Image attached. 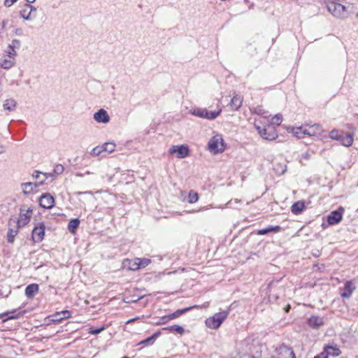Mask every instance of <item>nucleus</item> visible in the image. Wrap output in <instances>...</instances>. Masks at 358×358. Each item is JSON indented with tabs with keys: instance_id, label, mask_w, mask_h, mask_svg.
I'll return each instance as SVG.
<instances>
[{
	"instance_id": "7",
	"label": "nucleus",
	"mask_w": 358,
	"mask_h": 358,
	"mask_svg": "<svg viewBox=\"0 0 358 358\" xmlns=\"http://www.w3.org/2000/svg\"><path fill=\"white\" fill-rule=\"evenodd\" d=\"M255 127L258 131L259 135L266 140L273 141L277 137L275 129L270 126H268V128H262L255 123Z\"/></svg>"
},
{
	"instance_id": "38",
	"label": "nucleus",
	"mask_w": 358,
	"mask_h": 358,
	"mask_svg": "<svg viewBox=\"0 0 358 358\" xmlns=\"http://www.w3.org/2000/svg\"><path fill=\"white\" fill-rule=\"evenodd\" d=\"M282 120V116L280 114H277L271 118V123L274 125H280Z\"/></svg>"
},
{
	"instance_id": "32",
	"label": "nucleus",
	"mask_w": 358,
	"mask_h": 358,
	"mask_svg": "<svg viewBox=\"0 0 358 358\" xmlns=\"http://www.w3.org/2000/svg\"><path fill=\"white\" fill-rule=\"evenodd\" d=\"M253 113L258 115H262L264 117L266 118L270 116L269 113L268 111H266L262 106H258L257 107H255L253 110Z\"/></svg>"
},
{
	"instance_id": "36",
	"label": "nucleus",
	"mask_w": 358,
	"mask_h": 358,
	"mask_svg": "<svg viewBox=\"0 0 358 358\" xmlns=\"http://www.w3.org/2000/svg\"><path fill=\"white\" fill-rule=\"evenodd\" d=\"M343 131H341L338 130H332L329 133V137L331 139L339 141L341 136V134H343Z\"/></svg>"
},
{
	"instance_id": "14",
	"label": "nucleus",
	"mask_w": 358,
	"mask_h": 358,
	"mask_svg": "<svg viewBox=\"0 0 358 358\" xmlns=\"http://www.w3.org/2000/svg\"><path fill=\"white\" fill-rule=\"evenodd\" d=\"M71 313L69 310H63L57 312L56 313L48 317V320L52 323H59L63 320L69 318Z\"/></svg>"
},
{
	"instance_id": "50",
	"label": "nucleus",
	"mask_w": 358,
	"mask_h": 358,
	"mask_svg": "<svg viewBox=\"0 0 358 358\" xmlns=\"http://www.w3.org/2000/svg\"><path fill=\"white\" fill-rule=\"evenodd\" d=\"M169 318H170L171 320H173V319H176V318L179 317V315H178V312L177 311H176L173 313L169 314Z\"/></svg>"
},
{
	"instance_id": "42",
	"label": "nucleus",
	"mask_w": 358,
	"mask_h": 358,
	"mask_svg": "<svg viewBox=\"0 0 358 358\" xmlns=\"http://www.w3.org/2000/svg\"><path fill=\"white\" fill-rule=\"evenodd\" d=\"M64 166L62 164H58L54 166L53 173H55L56 175H60L64 172Z\"/></svg>"
},
{
	"instance_id": "47",
	"label": "nucleus",
	"mask_w": 358,
	"mask_h": 358,
	"mask_svg": "<svg viewBox=\"0 0 358 358\" xmlns=\"http://www.w3.org/2000/svg\"><path fill=\"white\" fill-rule=\"evenodd\" d=\"M42 173H43V172H41V171H35L34 173H33L32 176H33L34 178H35L36 180H39L40 179V176Z\"/></svg>"
},
{
	"instance_id": "57",
	"label": "nucleus",
	"mask_w": 358,
	"mask_h": 358,
	"mask_svg": "<svg viewBox=\"0 0 358 358\" xmlns=\"http://www.w3.org/2000/svg\"><path fill=\"white\" fill-rule=\"evenodd\" d=\"M314 358H323V357H322V354H321V353H320L318 355H317V356H316V357H315Z\"/></svg>"
},
{
	"instance_id": "21",
	"label": "nucleus",
	"mask_w": 358,
	"mask_h": 358,
	"mask_svg": "<svg viewBox=\"0 0 358 358\" xmlns=\"http://www.w3.org/2000/svg\"><path fill=\"white\" fill-rule=\"evenodd\" d=\"M21 227H18L17 224H12L9 226V229L7 233V239L8 243H13L14 238L18 233V229Z\"/></svg>"
},
{
	"instance_id": "8",
	"label": "nucleus",
	"mask_w": 358,
	"mask_h": 358,
	"mask_svg": "<svg viewBox=\"0 0 358 358\" xmlns=\"http://www.w3.org/2000/svg\"><path fill=\"white\" fill-rule=\"evenodd\" d=\"M45 226L43 222H38L32 230L31 238L34 242H41L45 236Z\"/></svg>"
},
{
	"instance_id": "15",
	"label": "nucleus",
	"mask_w": 358,
	"mask_h": 358,
	"mask_svg": "<svg viewBox=\"0 0 358 358\" xmlns=\"http://www.w3.org/2000/svg\"><path fill=\"white\" fill-rule=\"evenodd\" d=\"M307 325L312 329H318L324 324V317L312 315L307 319Z\"/></svg>"
},
{
	"instance_id": "51",
	"label": "nucleus",
	"mask_w": 358,
	"mask_h": 358,
	"mask_svg": "<svg viewBox=\"0 0 358 358\" xmlns=\"http://www.w3.org/2000/svg\"><path fill=\"white\" fill-rule=\"evenodd\" d=\"M302 157L305 159H309L310 157V155L306 152L302 154Z\"/></svg>"
},
{
	"instance_id": "49",
	"label": "nucleus",
	"mask_w": 358,
	"mask_h": 358,
	"mask_svg": "<svg viewBox=\"0 0 358 358\" xmlns=\"http://www.w3.org/2000/svg\"><path fill=\"white\" fill-rule=\"evenodd\" d=\"M26 5L29 10V11H31V15H32V13L36 10V8L31 6L30 3H27Z\"/></svg>"
},
{
	"instance_id": "20",
	"label": "nucleus",
	"mask_w": 358,
	"mask_h": 358,
	"mask_svg": "<svg viewBox=\"0 0 358 358\" xmlns=\"http://www.w3.org/2000/svg\"><path fill=\"white\" fill-rule=\"evenodd\" d=\"M15 63V58H10L6 56H4L0 59V66L4 69H10L14 66Z\"/></svg>"
},
{
	"instance_id": "4",
	"label": "nucleus",
	"mask_w": 358,
	"mask_h": 358,
	"mask_svg": "<svg viewBox=\"0 0 358 358\" xmlns=\"http://www.w3.org/2000/svg\"><path fill=\"white\" fill-rule=\"evenodd\" d=\"M31 211L32 209L31 208H25L24 207H22L20 208V217L17 220L10 219L8 225L17 224L18 227H21L25 226L30 221L31 215L29 213Z\"/></svg>"
},
{
	"instance_id": "54",
	"label": "nucleus",
	"mask_w": 358,
	"mask_h": 358,
	"mask_svg": "<svg viewBox=\"0 0 358 358\" xmlns=\"http://www.w3.org/2000/svg\"><path fill=\"white\" fill-rule=\"evenodd\" d=\"M9 313H10L9 312L4 313L0 315V317H3V316H6V315L7 316V315H8Z\"/></svg>"
},
{
	"instance_id": "16",
	"label": "nucleus",
	"mask_w": 358,
	"mask_h": 358,
	"mask_svg": "<svg viewBox=\"0 0 358 358\" xmlns=\"http://www.w3.org/2000/svg\"><path fill=\"white\" fill-rule=\"evenodd\" d=\"M355 289V286L351 280L347 281L344 287L340 289V294L343 298H350L354 290Z\"/></svg>"
},
{
	"instance_id": "29",
	"label": "nucleus",
	"mask_w": 358,
	"mask_h": 358,
	"mask_svg": "<svg viewBox=\"0 0 358 358\" xmlns=\"http://www.w3.org/2000/svg\"><path fill=\"white\" fill-rule=\"evenodd\" d=\"M80 224V220L78 218L72 219L70 220L68 224V230L72 233L75 234L76 230L78 229Z\"/></svg>"
},
{
	"instance_id": "60",
	"label": "nucleus",
	"mask_w": 358,
	"mask_h": 358,
	"mask_svg": "<svg viewBox=\"0 0 358 358\" xmlns=\"http://www.w3.org/2000/svg\"><path fill=\"white\" fill-rule=\"evenodd\" d=\"M285 171V169L282 171V173H284Z\"/></svg>"
},
{
	"instance_id": "44",
	"label": "nucleus",
	"mask_w": 358,
	"mask_h": 358,
	"mask_svg": "<svg viewBox=\"0 0 358 358\" xmlns=\"http://www.w3.org/2000/svg\"><path fill=\"white\" fill-rule=\"evenodd\" d=\"M42 175H43V178L42 180H39V185H43L46 179L48 178H52L53 173H43Z\"/></svg>"
},
{
	"instance_id": "26",
	"label": "nucleus",
	"mask_w": 358,
	"mask_h": 358,
	"mask_svg": "<svg viewBox=\"0 0 358 358\" xmlns=\"http://www.w3.org/2000/svg\"><path fill=\"white\" fill-rule=\"evenodd\" d=\"M306 124L302 125L299 127H296L292 129V133L294 136H296L298 138H304L306 134Z\"/></svg>"
},
{
	"instance_id": "23",
	"label": "nucleus",
	"mask_w": 358,
	"mask_h": 358,
	"mask_svg": "<svg viewBox=\"0 0 358 358\" xmlns=\"http://www.w3.org/2000/svg\"><path fill=\"white\" fill-rule=\"evenodd\" d=\"M39 287L37 284H30L25 288V295L28 298H33L38 292Z\"/></svg>"
},
{
	"instance_id": "22",
	"label": "nucleus",
	"mask_w": 358,
	"mask_h": 358,
	"mask_svg": "<svg viewBox=\"0 0 358 358\" xmlns=\"http://www.w3.org/2000/svg\"><path fill=\"white\" fill-rule=\"evenodd\" d=\"M339 141L344 146L349 147L352 145L353 143V136L349 133L343 132Z\"/></svg>"
},
{
	"instance_id": "17",
	"label": "nucleus",
	"mask_w": 358,
	"mask_h": 358,
	"mask_svg": "<svg viewBox=\"0 0 358 358\" xmlns=\"http://www.w3.org/2000/svg\"><path fill=\"white\" fill-rule=\"evenodd\" d=\"M94 119L99 123H108L110 121V117L106 110L100 109L94 114Z\"/></svg>"
},
{
	"instance_id": "9",
	"label": "nucleus",
	"mask_w": 358,
	"mask_h": 358,
	"mask_svg": "<svg viewBox=\"0 0 358 358\" xmlns=\"http://www.w3.org/2000/svg\"><path fill=\"white\" fill-rule=\"evenodd\" d=\"M343 212L344 208L343 207H340L338 210L331 212L327 216L329 224L335 225L338 224L342 220Z\"/></svg>"
},
{
	"instance_id": "10",
	"label": "nucleus",
	"mask_w": 358,
	"mask_h": 358,
	"mask_svg": "<svg viewBox=\"0 0 358 358\" xmlns=\"http://www.w3.org/2000/svg\"><path fill=\"white\" fill-rule=\"evenodd\" d=\"M55 199L49 193L43 194L39 199V205L46 209L51 208L54 206Z\"/></svg>"
},
{
	"instance_id": "1",
	"label": "nucleus",
	"mask_w": 358,
	"mask_h": 358,
	"mask_svg": "<svg viewBox=\"0 0 358 358\" xmlns=\"http://www.w3.org/2000/svg\"><path fill=\"white\" fill-rule=\"evenodd\" d=\"M341 1L329 0L327 4L328 10L335 17L344 18L348 16L346 7L340 3Z\"/></svg>"
},
{
	"instance_id": "40",
	"label": "nucleus",
	"mask_w": 358,
	"mask_h": 358,
	"mask_svg": "<svg viewBox=\"0 0 358 358\" xmlns=\"http://www.w3.org/2000/svg\"><path fill=\"white\" fill-rule=\"evenodd\" d=\"M21 43L17 39H13L11 41V43L8 45L9 49H19L20 47Z\"/></svg>"
},
{
	"instance_id": "13",
	"label": "nucleus",
	"mask_w": 358,
	"mask_h": 358,
	"mask_svg": "<svg viewBox=\"0 0 358 358\" xmlns=\"http://www.w3.org/2000/svg\"><path fill=\"white\" fill-rule=\"evenodd\" d=\"M305 131H306V134L308 136H320L323 131L321 125L319 124H306Z\"/></svg>"
},
{
	"instance_id": "39",
	"label": "nucleus",
	"mask_w": 358,
	"mask_h": 358,
	"mask_svg": "<svg viewBox=\"0 0 358 358\" xmlns=\"http://www.w3.org/2000/svg\"><path fill=\"white\" fill-rule=\"evenodd\" d=\"M106 329L105 325H101L99 327H95L91 324V334L96 335Z\"/></svg>"
},
{
	"instance_id": "18",
	"label": "nucleus",
	"mask_w": 358,
	"mask_h": 358,
	"mask_svg": "<svg viewBox=\"0 0 358 358\" xmlns=\"http://www.w3.org/2000/svg\"><path fill=\"white\" fill-rule=\"evenodd\" d=\"M38 183H34L31 182H24L21 184V188L22 190V192L24 194H29L31 193H33L39 186Z\"/></svg>"
},
{
	"instance_id": "52",
	"label": "nucleus",
	"mask_w": 358,
	"mask_h": 358,
	"mask_svg": "<svg viewBox=\"0 0 358 358\" xmlns=\"http://www.w3.org/2000/svg\"><path fill=\"white\" fill-rule=\"evenodd\" d=\"M139 319H140V317H134V318H132V319L129 320L126 323H127V324H129V323H131V322H134V321H136V320H139Z\"/></svg>"
},
{
	"instance_id": "46",
	"label": "nucleus",
	"mask_w": 358,
	"mask_h": 358,
	"mask_svg": "<svg viewBox=\"0 0 358 358\" xmlns=\"http://www.w3.org/2000/svg\"><path fill=\"white\" fill-rule=\"evenodd\" d=\"M190 309H192V307H188V308H183V309H180V310H178L176 311L178 312V315L179 316H180L182 314L186 313L187 311L189 310Z\"/></svg>"
},
{
	"instance_id": "56",
	"label": "nucleus",
	"mask_w": 358,
	"mask_h": 358,
	"mask_svg": "<svg viewBox=\"0 0 358 358\" xmlns=\"http://www.w3.org/2000/svg\"><path fill=\"white\" fill-rule=\"evenodd\" d=\"M206 209H208L207 207H203V208H200V210H206ZM197 211H199V210H195L194 212H197Z\"/></svg>"
},
{
	"instance_id": "53",
	"label": "nucleus",
	"mask_w": 358,
	"mask_h": 358,
	"mask_svg": "<svg viewBox=\"0 0 358 358\" xmlns=\"http://www.w3.org/2000/svg\"><path fill=\"white\" fill-rule=\"evenodd\" d=\"M5 152V148L3 145L0 144V154L3 153Z\"/></svg>"
},
{
	"instance_id": "5",
	"label": "nucleus",
	"mask_w": 358,
	"mask_h": 358,
	"mask_svg": "<svg viewBox=\"0 0 358 358\" xmlns=\"http://www.w3.org/2000/svg\"><path fill=\"white\" fill-rule=\"evenodd\" d=\"M221 112V109H219L217 111L213 112L208 111L206 108H196L189 111V113L194 116L210 120H215L217 116L220 115Z\"/></svg>"
},
{
	"instance_id": "45",
	"label": "nucleus",
	"mask_w": 358,
	"mask_h": 358,
	"mask_svg": "<svg viewBox=\"0 0 358 358\" xmlns=\"http://www.w3.org/2000/svg\"><path fill=\"white\" fill-rule=\"evenodd\" d=\"M16 55H17V52L15 51V49H9L8 48V50L7 51V55L6 56L10 57V58H15Z\"/></svg>"
},
{
	"instance_id": "28",
	"label": "nucleus",
	"mask_w": 358,
	"mask_h": 358,
	"mask_svg": "<svg viewBox=\"0 0 358 358\" xmlns=\"http://www.w3.org/2000/svg\"><path fill=\"white\" fill-rule=\"evenodd\" d=\"M163 330L169 331L170 332H176L177 334L180 335L183 334L185 332L184 328L178 324H174L170 327H164L163 328Z\"/></svg>"
},
{
	"instance_id": "41",
	"label": "nucleus",
	"mask_w": 358,
	"mask_h": 358,
	"mask_svg": "<svg viewBox=\"0 0 358 358\" xmlns=\"http://www.w3.org/2000/svg\"><path fill=\"white\" fill-rule=\"evenodd\" d=\"M101 153H105L103 148H102V146H97L96 148H94L93 150L91 151V155H92L95 156H99Z\"/></svg>"
},
{
	"instance_id": "30",
	"label": "nucleus",
	"mask_w": 358,
	"mask_h": 358,
	"mask_svg": "<svg viewBox=\"0 0 358 358\" xmlns=\"http://www.w3.org/2000/svg\"><path fill=\"white\" fill-rule=\"evenodd\" d=\"M3 107L4 110H7L9 111L14 110V109L16 107V101L13 99H7L5 101Z\"/></svg>"
},
{
	"instance_id": "48",
	"label": "nucleus",
	"mask_w": 358,
	"mask_h": 358,
	"mask_svg": "<svg viewBox=\"0 0 358 358\" xmlns=\"http://www.w3.org/2000/svg\"><path fill=\"white\" fill-rule=\"evenodd\" d=\"M17 0H5L4 5L7 7L11 6Z\"/></svg>"
},
{
	"instance_id": "33",
	"label": "nucleus",
	"mask_w": 358,
	"mask_h": 358,
	"mask_svg": "<svg viewBox=\"0 0 358 358\" xmlns=\"http://www.w3.org/2000/svg\"><path fill=\"white\" fill-rule=\"evenodd\" d=\"M29 8H27V5L25 4L24 8L20 11V15L22 18H24L26 20H30L32 18V16L31 15V11H29Z\"/></svg>"
},
{
	"instance_id": "34",
	"label": "nucleus",
	"mask_w": 358,
	"mask_h": 358,
	"mask_svg": "<svg viewBox=\"0 0 358 358\" xmlns=\"http://www.w3.org/2000/svg\"><path fill=\"white\" fill-rule=\"evenodd\" d=\"M115 143L109 142L104 143L102 148H103L105 153L110 154L115 150Z\"/></svg>"
},
{
	"instance_id": "31",
	"label": "nucleus",
	"mask_w": 358,
	"mask_h": 358,
	"mask_svg": "<svg viewBox=\"0 0 358 358\" xmlns=\"http://www.w3.org/2000/svg\"><path fill=\"white\" fill-rule=\"evenodd\" d=\"M160 334L161 333L159 331H157V332L155 333L151 336H150V337L147 338L146 339L141 341L139 343V345H141V344H144V345L152 344L156 340V338L160 335Z\"/></svg>"
},
{
	"instance_id": "12",
	"label": "nucleus",
	"mask_w": 358,
	"mask_h": 358,
	"mask_svg": "<svg viewBox=\"0 0 358 358\" xmlns=\"http://www.w3.org/2000/svg\"><path fill=\"white\" fill-rule=\"evenodd\" d=\"M171 154H176L177 157L180 159L185 158L189 154L188 147L184 145H173L170 150Z\"/></svg>"
},
{
	"instance_id": "3",
	"label": "nucleus",
	"mask_w": 358,
	"mask_h": 358,
	"mask_svg": "<svg viewBox=\"0 0 358 358\" xmlns=\"http://www.w3.org/2000/svg\"><path fill=\"white\" fill-rule=\"evenodd\" d=\"M229 315V310H224L215 313L213 316L206 319V324L208 327L216 329L226 320Z\"/></svg>"
},
{
	"instance_id": "11",
	"label": "nucleus",
	"mask_w": 358,
	"mask_h": 358,
	"mask_svg": "<svg viewBox=\"0 0 358 358\" xmlns=\"http://www.w3.org/2000/svg\"><path fill=\"white\" fill-rule=\"evenodd\" d=\"M321 354L323 358H328L329 356H339L341 354V351L336 345H327L324 347V350Z\"/></svg>"
},
{
	"instance_id": "35",
	"label": "nucleus",
	"mask_w": 358,
	"mask_h": 358,
	"mask_svg": "<svg viewBox=\"0 0 358 358\" xmlns=\"http://www.w3.org/2000/svg\"><path fill=\"white\" fill-rule=\"evenodd\" d=\"M199 199L198 194L194 190H190L188 194V202L189 203H194Z\"/></svg>"
},
{
	"instance_id": "25",
	"label": "nucleus",
	"mask_w": 358,
	"mask_h": 358,
	"mask_svg": "<svg viewBox=\"0 0 358 358\" xmlns=\"http://www.w3.org/2000/svg\"><path fill=\"white\" fill-rule=\"evenodd\" d=\"M305 208L304 202L302 201H298L293 203L291 206V211L295 215L300 214Z\"/></svg>"
},
{
	"instance_id": "43",
	"label": "nucleus",
	"mask_w": 358,
	"mask_h": 358,
	"mask_svg": "<svg viewBox=\"0 0 358 358\" xmlns=\"http://www.w3.org/2000/svg\"><path fill=\"white\" fill-rule=\"evenodd\" d=\"M169 315H164L159 318V320L155 322L157 325H162L166 324L169 321H170Z\"/></svg>"
},
{
	"instance_id": "55",
	"label": "nucleus",
	"mask_w": 358,
	"mask_h": 358,
	"mask_svg": "<svg viewBox=\"0 0 358 358\" xmlns=\"http://www.w3.org/2000/svg\"><path fill=\"white\" fill-rule=\"evenodd\" d=\"M15 318H17V317L15 315H10V316H8V319H10V320L15 319Z\"/></svg>"
},
{
	"instance_id": "27",
	"label": "nucleus",
	"mask_w": 358,
	"mask_h": 358,
	"mask_svg": "<svg viewBox=\"0 0 358 358\" xmlns=\"http://www.w3.org/2000/svg\"><path fill=\"white\" fill-rule=\"evenodd\" d=\"M124 266H127L128 268L131 271H137L139 268H141L140 266H139L140 265L139 262H138L136 261V258H135L134 259H132V260L127 259L124 262Z\"/></svg>"
},
{
	"instance_id": "2",
	"label": "nucleus",
	"mask_w": 358,
	"mask_h": 358,
	"mask_svg": "<svg viewBox=\"0 0 358 358\" xmlns=\"http://www.w3.org/2000/svg\"><path fill=\"white\" fill-rule=\"evenodd\" d=\"M208 150L213 154L221 153L224 150L225 145L222 135L213 136L208 143Z\"/></svg>"
},
{
	"instance_id": "59",
	"label": "nucleus",
	"mask_w": 358,
	"mask_h": 358,
	"mask_svg": "<svg viewBox=\"0 0 358 358\" xmlns=\"http://www.w3.org/2000/svg\"><path fill=\"white\" fill-rule=\"evenodd\" d=\"M289 308V306H287V308H286V311L287 312L288 311V309Z\"/></svg>"
},
{
	"instance_id": "19",
	"label": "nucleus",
	"mask_w": 358,
	"mask_h": 358,
	"mask_svg": "<svg viewBox=\"0 0 358 358\" xmlns=\"http://www.w3.org/2000/svg\"><path fill=\"white\" fill-rule=\"evenodd\" d=\"M242 103L243 97L240 95L236 94L231 99L229 106L230 107L231 110H236L241 106Z\"/></svg>"
},
{
	"instance_id": "37",
	"label": "nucleus",
	"mask_w": 358,
	"mask_h": 358,
	"mask_svg": "<svg viewBox=\"0 0 358 358\" xmlns=\"http://www.w3.org/2000/svg\"><path fill=\"white\" fill-rule=\"evenodd\" d=\"M136 261L139 262L140 268H145L147 266H148L151 262V260L147 258H136Z\"/></svg>"
},
{
	"instance_id": "6",
	"label": "nucleus",
	"mask_w": 358,
	"mask_h": 358,
	"mask_svg": "<svg viewBox=\"0 0 358 358\" xmlns=\"http://www.w3.org/2000/svg\"><path fill=\"white\" fill-rule=\"evenodd\" d=\"M276 356L271 358H296L295 354L292 348L282 344L275 349Z\"/></svg>"
},
{
	"instance_id": "24",
	"label": "nucleus",
	"mask_w": 358,
	"mask_h": 358,
	"mask_svg": "<svg viewBox=\"0 0 358 358\" xmlns=\"http://www.w3.org/2000/svg\"><path fill=\"white\" fill-rule=\"evenodd\" d=\"M280 229H281V227L278 225L269 226L266 228L258 230L257 232V234L264 236V235L268 234V233H271V232L277 233V232L280 231Z\"/></svg>"
},
{
	"instance_id": "58",
	"label": "nucleus",
	"mask_w": 358,
	"mask_h": 358,
	"mask_svg": "<svg viewBox=\"0 0 358 358\" xmlns=\"http://www.w3.org/2000/svg\"><path fill=\"white\" fill-rule=\"evenodd\" d=\"M29 3H34L36 0H26Z\"/></svg>"
}]
</instances>
